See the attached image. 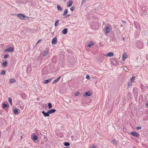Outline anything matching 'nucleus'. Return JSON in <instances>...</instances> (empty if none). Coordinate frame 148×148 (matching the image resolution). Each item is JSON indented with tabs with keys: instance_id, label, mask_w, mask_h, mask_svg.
Wrapping results in <instances>:
<instances>
[{
	"instance_id": "ea45409f",
	"label": "nucleus",
	"mask_w": 148,
	"mask_h": 148,
	"mask_svg": "<svg viewBox=\"0 0 148 148\" xmlns=\"http://www.w3.org/2000/svg\"><path fill=\"white\" fill-rule=\"evenodd\" d=\"M69 102H70H70H71V100H70V99L69 100Z\"/></svg>"
},
{
	"instance_id": "20e7f679",
	"label": "nucleus",
	"mask_w": 148,
	"mask_h": 148,
	"mask_svg": "<svg viewBox=\"0 0 148 148\" xmlns=\"http://www.w3.org/2000/svg\"><path fill=\"white\" fill-rule=\"evenodd\" d=\"M51 43L53 45H55L57 43V38L56 36L53 38L52 40Z\"/></svg>"
},
{
	"instance_id": "393cba45",
	"label": "nucleus",
	"mask_w": 148,
	"mask_h": 148,
	"mask_svg": "<svg viewBox=\"0 0 148 148\" xmlns=\"http://www.w3.org/2000/svg\"><path fill=\"white\" fill-rule=\"evenodd\" d=\"M64 146H69L70 145V143L69 142L64 143Z\"/></svg>"
},
{
	"instance_id": "6ab92c4d",
	"label": "nucleus",
	"mask_w": 148,
	"mask_h": 148,
	"mask_svg": "<svg viewBox=\"0 0 148 148\" xmlns=\"http://www.w3.org/2000/svg\"><path fill=\"white\" fill-rule=\"evenodd\" d=\"M57 8L58 10L59 11H62L63 10L62 8L59 5H57Z\"/></svg>"
},
{
	"instance_id": "4be33fe9",
	"label": "nucleus",
	"mask_w": 148,
	"mask_h": 148,
	"mask_svg": "<svg viewBox=\"0 0 148 148\" xmlns=\"http://www.w3.org/2000/svg\"><path fill=\"white\" fill-rule=\"evenodd\" d=\"M7 66V62L6 61H4L2 63V66L3 67H6Z\"/></svg>"
},
{
	"instance_id": "423d86ee",
	"label": "nucleus",
	"mask_w": 148,
	"mask_h": 148,
	"mask_svg": "<svg viewBox=\"0 0 148 148\" xmlns=\"http://www.w3.org/2000/svg\"><path fill=\"white\" fill-rule=\"evenodd\" d=\"M31 138L34 141L37 140L38 139L37 136L34 134L32 136Z\"/></svg>"
},
{
	"instance_id": "c756f323",
	"label": "nucleus",
	"mask_w": 148,
	"mask_h": 148,
	"mask_svg": "<svg viewBox=\"0 0 148 148\" xmlns=\"http://www.w3.org/2000/svg\"><path fill=\"white\" fill-rule=\"evenodd\" d=\"M58 21H59L58 20H57L56 21V22L55 23V26H57L58 25V24H59Z\"/></svg>"
},
{
	"instance_id": "bb28decb",
	"label": "nucleus",
	"mask_w": 148,
	"mask_h": 148,
	"mask_svg": "<svg viewBox=\"0 0 148 148\" xmlns=\"http://www.w3.org/2000/svg\"><path fill=\"white\" fill-rule=\"evenodd\" d=\"M135 77H133L130 80V81L132 82H134Z\"/></svg>"
},
{
	"instance_id": "ddd939ff",
	"label": "nucleus",
	"mask_w": 148,
	"mask_h": 148,
	"mask_svg": "<svg viewBox=\"0 0 148 148\" xmlns=\"http://www.w3.org/2000/svg\"><path fill=\"white\" fill-rule=\"evenodd\" d=\"M56 111L55 109H52L48 110L49 114H51L54 113Z\"/></svg>"
},
{
	"instance_id": "7ed1b4c3",
	"label": "nucleus",
	"mask_w": 148,
	"mask_h": 148,
	"mask_svg": "<svg viewBox=\"0 0 148 148\" xmlns=\"http://www.w3.org/2000/svg\"><path fill=\"white\" fill-rule=\"evenodd\" d=\"M14 51V49L12 47H10L8 49H5L4 50L5 52H13Z\"/></svg>"
},
{
	"instance_id": "f704fd0d",
	"label": "nucleus",
	"mask_w": 148,
	"mask_h": 148,
	"mask_svg": "<svg viewBox=\"0 0 148 148\" xmlns=\"http://www.w3.org/2000/svg\"><path fill=\"white\" fill-rule=\"evenodd\" d=\"M8 56L9 55H5L4 56V58H6L7 57H8Z\"/></svg>"
},
{
	"instance_id": "f03ea898",
	"label": "nucleus",
	"mask_w": 148,
	"mask_h": 148,
	"mask_svg": "<svg viewBox=\"0 0 148 148\" xmlns=\"http://www.w3.org/2000/svg\"><path fill=\"white\" fill-rule=\"evenodd\" d=\"M92 95V93L90 91H88L86 92L83 95V96L84 97L86 96L90 97Z\"/></svg>"
},
{
	"instance_id": "2f4dec72",
	"label": "nucleus",
	"mask_w": 148,
	"mask_h": 148,
	"mask_svg": "<svg viewBox=\"0 0 148 148\" xmlns=\"http://www.w3.org/2000/svg\"><path fill=\"white\" fill-rule=\"evenodd\" d=\"M74 8L73 7H71L70 9V10L71 11H73L74 10Z\"/></svg>"
},
{
	"instance_id": "7c9ffc66",
	"label": "nucleus",
	"mask_w": 148,
	"mask_h": 148,
	"mask_svg": "<svg viewBox=\"0 0 148 148\" xmlns=\"http://www.w3.org/2000/svg\"><path fill=\"white\" fill-rule=\"evenodd\" d=\"M5 74V71L4 70H3L1 72V75H4Z\"/></svg>"
},
{
	"instance_id": "9d476101",
	"label": "nucleus",
	"mask_w": 148,
	"mask_h": 148,
	"mask_svg": "<svg viewBox=\"0 0 148 148\" xmlns=\"http://www.w3.org/2000/svg\"><path fill=\"white\" fill-rule=\"evenodd\" d=\"M42 112L45 117H48L49 116V115L48 111L47 112H45L44 111H42Z\"/></svg>"
},
{
	"instance_id": "72a5a7b5",
	"label": "nucleus",
	"mask_w": 148,
	"mask_h": 148,
	"mask_svg": "<svg viewBox=\"0 0 148 148\" xmlns=\"http://www.w3.org/2000/svg\"><path fill=\"white\" fill-rule=\"evenodd\" d=\"M86 78L87 79H89L90 78V76L89 75H87Z\"/></svg>"
},
{
	"instance_id": "58836bf2",
	"label": "nucleus",
	"mask_w": 148,
	"mask_h": 148,
	"mask_svg": "<svg viewBox=\"0 0 148 148\" xmlns=\"http://www.w3.org/2000/svg\"><path fill=\"white\" fill-rule=\"evenodd\" d=\"M146 105L147 106H148V103H146Z\"/></svg>"
},
{
	"instance_id": "4c0bfd02",
	"label": "nucleus",
	"mask_w": 148,
	"mask_h": 148,
	"mask_svg": "<svg viewBox=\"0 0 148 148\" xmlns=\"http://www.w3.org/2000/svg\"><path fill=\"white\" fill-rule=\"evenodd\" d=\"M91 148H95V147L94 146H92Z\"/></svg>"
},
{
	"instance_id": "6e6552de",
	"label": "nucleus",
	"mask_w": 148,
	"mask_h": 148,
	"mask_svg": "<svg viewBox=\"0 0 148 148\" xmlns=\"http://www.w3.org/2000/svg\"><path fill=\"white\" fill-rule=\"evenodd\" d=\"M73 2L72 1H69L67 3V7H71L73 3Z\"/></svg>"
},
{
	"instance_id": "412c9836",
	"label": "nucleus",
	"mask_w": 148,
	"mask_h": 148,
	"mask_svg": "<svg viewBox=\"0 0 148 148\" xmlns=\"http://www.w3.org/2000/svg\"><path fill=\"white\" fill-rule=\"evenodd\" d=\"M48 52L47 51H45L44 52V53H43V54H42V55L43 57H46V56H48Z\"/></svg>"
},
{
	"instance_id": "e433bc0d",
	"label": "nucleus",
	"mask_w": 148,
	"mask_h": 148,
	"mask_svg": "<svg viewBox=\"0 0 148 148\" xmlns=\"http://www.w3.org/2000/svg\"><path fill=\"white\" fill-rule=\"evenodd\" d=\"M84 0H83L82 2V4H83V3H84Z\"/></svg>"
},
{
	"instance_id": "c85d7f7f",
	"label": "nucleus",
	"mask_w": 148,
	"mask_h": 148,
	"mask_svg": "<svg viewBox=\"0 0 148 148\" xmlns=\"http://www.w3.org/2000/svg\"><path fill=\"white\" fill-rule=\"evenodd\" d=\"M79 91H78L75 93L74 95L75 96H78L79 95Z\"/></svg>"
},
{
	"instance_id": "a19ab883",
	"label": "nucleus",
	"mask_w": 148,
	"mask_h": 148,
	"mask_svg": "<svg viewBox=\"0 0 148 148\" xmlns=\"http://www.w3.org/2000/svg\"><path fill=\"white\" fill-rule=\"evenodd\" d=\"M64 148H69L68 147H65Z\"/></svg>"
},
{
	"instance_id": "473e14b6",
	"label": "nucleus",
	"mask_w": 148,
	"mask_h": 148,
	"mask_svg": "<svg viewBox=\"0 0 148 148\" xmlns=\"http://www.w3.org/2000/svg\"><path fill=\"white\" fill-rule=\"evenodd\" d=\"M142 128V127H141L140 126H138L137 127V130H141Z\"/></svg>"
},
{
	"instance_id": "b1692460",
	"label": "nucleus",
	"mask_w": 148,
	"mask_h": 148,
	"mask_svg": "<svg viewBox=\"0 0 148 148\" xmlns=\"http://www.w3.org/2000/svg\"><path fill=\"white\" fill-rule=\"evenodd\" d=\"M8 100L11 106H12V99L10 97L8 98Z\"/></svg>"
},
{
	"instance_id": "5701e85b",
	"label": "nucleus",
	"mask_w": 148,
	"mask_h": 148,
	"mask_svg": "<svg viewBox=\"0 0 148 148\" xmlns=\"http://www.w3.org/2000/svg\"><path fill=\"white\" fill-rule=\"evenodd\" d=\"M48 108L49 109L52 107V104L51 103H48Z\"/></svg>"
},
{
	"instance_id": "2eb2a0df",
	"label": "nucleus",
	"mask_w": 148,
	"mask_h": 148,
	"mask_svg": "<svg viewBox=\"0 0 148 148\" xmlns=\"http://www.w3.org/2000/svg\"><path fill=\"white\" fill-rule=\"evenodd\" d=\"M9 81L10 83H12L15 82L16 80L12 78L9 79Z\"/></svg>"
},
{
	"instance_id": "cd10ccee",
	"label": "nucleus",
	"mask_w": 148,
	"mask_h": 148,
	"mask_svg": "<svg viewBox=\"0 0 148 148\" xmlns=\"http://www.w3.org/2000/svg\"><path fill=\"white\" fill-rule=\"evenodd\" d=\"M68 12V10L67 9H66L65 10L64 13L63 14V15H65Z\"/></svg>"
},
{
	"instance_id": "0eeeda50",
	"label": "nucleus",
	"mask_w": 148,
	"mask_h": 148,
	"mask_svg": "<svg viewBox=\"0 0 148 148\" xmlns=\"http://www.w3.org/2000/svg\"><path fill=\"white\" fill-rule=\"evenodd\" d=\"M128 57L127 54L126 53H124L122 55V59L123 61H124Z\"/></svg>"
},
{
	"instance_id": "aec40b11",
	"label": "nucleus",
	"mask_w": 148,
	"mask_h": 148,
	"mask_svg": "<svg viewBox=\"0 0 148 148\" xmlns=\"http://www.w3.org/2000/svg\"><path fill=\"white\" fill-rule=\"evenodd\" d=\"M94 43L92 41H91L90 43H88V47H90L94 45Z\"/></svg>"
},
{
	"instance_id": "f257e3e1",
	"label": "nucleus",
	"mask_w": 148,
	"mask_h": 148,
	"mask_svg": "<svg viewBox=\"0 0 148 148\" xmlns=\"http://www.w3.org/2000/svg\"><path fill=\"white\" fill-rule=\"evenodd\" d=\"M17 16L19 18L22 20H27L29 18V17L25 16L22 14H17Z\"/></svg>"
},
{
	"instance_id": "f8f14e48",
	"label": "nucleus",
	"mask_w": 148,
	"mask_h": 148,
	"mask_svg": "<svg viewBox=\"0 0 148 148\" xmlns=\"http://www.w3.org/2000/svg\"><path fill=\"white\" fill-rule=\"evenodd\" d=\"M52 79V78H50L47 80H45L43 81V83L45 84H47L50 82Z\"/></svg>"
},
{
	"instance_id": "a878e982",
	"label": "nucleus",
	"mask_w": 148,
	"mask_h": 148,
	"mask_svg": "<svg viewBox=\"0 0 148 148\" xmlns=\"http://www.w3.org/2000/svg\"><path fill=\"white\" fill-rule=\"evenodd\" d=\"M8 107V106L7 104L5 103H4L3 105V108L4 109L7 108Z\"/></svg>"
},
{
	"instance_id": "4468645a",
	"label": "nucleus",
	"mask_w": 148,
	"mask_h": 148,
	"mask_svg": "<svg viewBox=\"0 0 148 148\" xmlns=\"http://www.w3.org/2000/svg\"><path fill=\"white\" fill-rule=\"evenodd\" d=\"M68 32V29L66 28H64L62 31V33L64 34H66Z\"/></svg>"
},
{
	"instance_id": "37998d69",
	"label": "nucleus",
	"mask_w": 148,
	"mask_h": 148,
	"mask_svg": "<svg viewBox=\"0 0 148 148\" xmlns=\"http://www.w3.org/2000/svg\"><path fill=\"white\" fill-rule=\"evenodd\" d=\"M124 132H125V130H124Z\"/></svg>"
},
{
	"instance_id": "79ce46f5",
	"label": "nucleus",
	"mask_w": 148,
	"mask_h": 148,
	"mask_svg": "<svg viewBox=\"0 0 148 148\" xmlns=\"http://www.w3.org/2000/svg\"><path fill=\"white\" fill-rule=\"evenodd\" d=\"M132 85V84H130V86H131V85Z\"/></svg>"
},
{
	"instance_id": "f3484780",
	"label": "nucleus",
	"mask_w": 148,
	"mask_h": 148,
	"mask_svg": "<svg viewBox=\"0 0 148 148\" xmlns=\"http://www.w3.org/2000/svg\"><path fill=\"white\" fill-rule=\"evenodd\" d=\"M14 114L16 115H17L18 114V109L17 108H15L14 110Z\"/></svg>"
},
{
	"instance_id": "c03bdc74",
	"label": "nucleus",
	"mask_w": 148,
	"mask_h": 148,
	"mask_svg": "<svg viewBox=\"0 0 148 148\" xmlns=\"http://www.w3.org/2000/svg\"><path fill=\"white\" fill-rule=\"evenodd\" d=\"M124 132H125V130H124Z\"/></svg>"
},
{
	"instance_id": "9b49d317",
	"label": "nucleus",
	"mask_w": 148,
	"mask_h": 148,
	"mask_svg": "<svg viewBox=\"0 0 148 148\" xmlns=\"http://www.w3.org/2000/svg\"><path fill=\"white\" fill-rule=\"evenodd\" d=\"M131 134L133 136L137 137L139 136V134L136 132H132Z\"/></svg>"
},
{
	"instance_id": "a211bd4d",
	"label": "nucleus",
	"mask_w": 148,
	"mask_h": 148,
	"mask_svg": "<svg viewBox=\"0 0 148 148\" xmlns=\"http://www.w3.org/2000/svg\"><path fill=\"white\" fill-rule=\"evenodd\" d=\"M112 143L116 145H117L118 143L115 139H113L112 140Z\"/></svg>"
},
{
	"instance_id": "c9c22d12",
	"label": "nucleus",
	"mask_w": 148,
	"mask_h": 148,
	"mask_svg": "<svg viewBox=\"0 0 148 148\" xmlns=\"http://www.w3.org/2000/svg\"><path fill=\"white\" fill-rule=\"evenodd\" d=\"M41 41V39H40L37 42V43H36V44H38V43L39 42H40Z\"/></svg>"
},
{
	"instance_id": "1a4fd4ad",
	"label": "nucleus",
	"mask_w": 148,
	"mask_h": 148,
	"mask_svg": "<svg viewBox=\"0 0 148 148\" xmlns=\"http://www.w3.org/2000/svg\"><path fill=\"white\" fill-rule=\"evenodd\" d=\"M114 55V53L112 52H110L107 53L106 55V57H110Z\"/></svg>"
},
{
	"instance_id": "dca6fc26",
	"label": "nucleus",
	"mask_w": 148,
	"mask_h": 148,
	"mask_svg": "<svg viewBox=\"0 0 148 148\" xmlns=\"http://www.w3.org/2000/svg\"><path fill=\"white\" fill-rule=\"evenodd\" d=\"M60 77H58V78L56 79L55 80H54L52 82L53 84H55L58 80L60 79Z\"/></svg>"
},
{
	"instance_id": "39448f33",
	"label": "nucleus",
	"mask_w": 148,
	"mask_h": 148,
	"mask_svg": "<svg viewBox=\"0 0 148 148\" xmlns=\"http://www.w3.org/2000/svg\"><path fill=\"white\" fill-rule=\"evenodd\" d=\"M111 31V29L109 27H106L105 29V34H107L110 32Z\"/></svg>"
}]
</instances>
